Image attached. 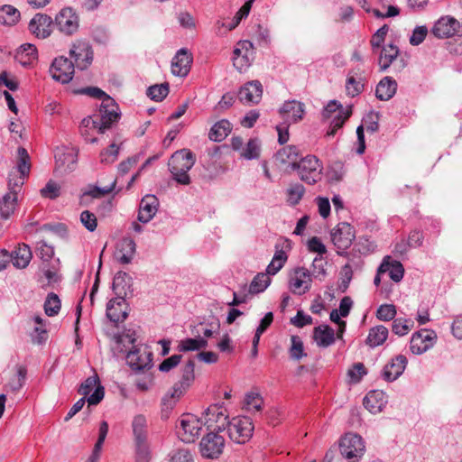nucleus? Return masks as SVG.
Returning a JSON list of instances; mask_svg holds the SVG:
<instances>
[{"instance_id": "f257e3e1", "label": "nucleus", "mask_w": 462, "mask_h": 462, "mask_svg": "<svg viewBox=\"0 0 462 462\" xmlns=\"http://www.w3.org/2000/svg\"><path fill=\"white\" fill-rule=\"evenodd\" d=\"M196 158L189 149H181L175 152L168 162L169 171L175 181L181 185H189L190 178L189 171L195 164Z\"/></svg>"}, {"instance_id": "f03ea898", "label": "nucleus", "mask_w": 462, "mask_h": 462, "mask_svg": "<svg viewBox=\"0 0 462 462\" xmlns=\"http://www.w3.org/2000/svg\"><path fill=\"white\" fill-rule=\"evenodd\" d=\"M119 119V113L106 112L103 115H97L94 117L88 116L84 118L80 124L81 135L92 143L97 142V138H88L90 131H97L100 134L105 133L112 125Z\"/></svg>"}, {"instance_id": "7ed1b4c3", "label": "nucleus", "mask_w": 462, "mask_h": 462, "mask_svg": "<svg viewBox=\"0 0 462 462\" xmlns=\"http://www.w3.org/2000/svg\"><path fill=\"white\" fill-rule=\"evenodd\" d=\"M206 425L203 418L191 413L182 414L177 426L180 439L186 443H193L200 435L202 427Z\"/></svg>"}, {"instance_id": "20e7f679", "label": "nucleus", "mask_w": 462, "mask_h": 462, "mask_svg": "<svg viewBox=\"0 0 462 462\" xmlns=\"http://www.w3.org/2000/svg\"><path fill=\"white\" fill-rule=\"evenodd\" d=\"M226 430L232 441L237 444H245L253 436V421L246 416L235 417L227 422Z\"/></svg>"}, {"instance_id": "39448f33", "label": "nucleus", "mask_w": 462, "mask_h": 462, "mask_svg": "<svg viewBox=\"0 0 462 462\" xmlns=\"http://www.w3.org/2000/svg\"><path fill=\"white\" fill-rule=\"evenodd\" d=\"M351 110L345 109L341 104L336 100L330 101L323 109L322 116L325 119H331L330 125L326 135L333 137L339 130L346 119L350 116Z\"/></svg>"}, {"instance_id": "423d86ee", "label": "nucleus", "mask_w": 462, "mask_h": 462, "mask_svg": "<svg viewBox=\"0 0 462 462\" xmlns=\"http://www.w3.org/2000/svg\"><path fill=\"white\" fill-rule=\"evenodd\" d=\"M294 170H297L301 180L313 184L321 179L322 165L314 155L301 158Z\"/></svg>"}, {"instance_id": "0eeeda50", "label": "nucleus", "mask_w": 462, "mask_h": 462, "mask_svg": "<svg viewBox=\"0 0 462 462\" xmlns=\"http://www.w3.org/2000/svg\"><path fill=\"white\" fill-rule=\"evenodd\" d=\"M79 393L85 398L90 405L98 404L104 398L105 389L101 385L97 374L88 377L79 386Z\"/></svg>"}, {"instance_id": "6e6552de", "label": "nucleus", "mask_w": 462, "mask_h": 462, "mask_svg": "<svg viewBox=\"0 0 462 462\" xmlns=\"http://www.w3.org/2000/svg\"><path fill=\"white\" fill-rule=\"evenodd\" d=\"M254 59V45L249 41H239L233 51V65L239 72H245Z\"/></svg>"}, {"instance_id": "1a4fd4ad", "label": "nucleus", "mask_w": 462, "mask_h": 462, "mask_svg": "<svg viewBox=\"0 0 462 462\" xmlns=\"http://www.w3.org/2000/svg\"><path fill=\"white\" fill-rule=\"evenodd\" d=\"M23 186L22 179H8V189L5 195L0 199V215L2 218L7 219L14 212L17 204V194Z\"/></svg>"}, {"instance_id": "9d476101", "label": "nucleus", "mask_w": 462, "mask_h": 462, "mask_svg": "<svg viewBox=\"0 0 462 462\" xmlns=\"http://www.w3.org/2000/svg\"><path fill=\"white\" fill-rule=\"evenodd\" d=\"M225 439L218 432H209L200 440L199 450L201 456L207 458H217L224 450Z\"/></svg>"}, {"instance_id": "9b49d317", "label": "nucleus", "mask_w": 462, "mask_h": 462, "mask_svg": "<svg viewBox=\"0 0 462 462\" xmlns=\"http://www.w3.org/2000/svg\"><path fill=\"white\" fill-rule=\"evenodd\" d=\"M339 449L341 455L346 459H356L363 456L365 444L362 438L354 433L346 434L340 440Z\"/></svg>"}, {"instance_id": "f8f14e48", "label": "nucleus", "mask_w": 462, "mask_h": 462, "mask_svg": "<svg viewBox=\"0 0 462 462\" xmlns=\"http://www.w3.org/2000/svg\"><path fill=\"white\" fill-rule=\"evenodd\" d=\"M126 362L135 371L150 368L152 365V353L146 346H134L126 355Z\"/></svg>"}, {"instance_id": "ddd939ff", "label": "nucleus", "mask_w": 462, "mask_h": 462, "mask_svg": "<svg viewBox=\"0 0 462 462\" xmlns=\"http://www.w3.org/2000/svg\"><path fill=\"white\" fill-rule=\"evenodd\" d=\"M312 276L304 267L293 269L289 279V288L293 294L302 295L311 288Z\"/></svg>"}, {"instance_id": "4468645a", "label": "nucleus", "mask_w": 462, "mask_h": 462, "mask_svg": "<svg viewBox=\"0 0 462 462\" xmlns=\"http://www.w3.org/2000/svg\"><path fill=\"white\" fill-rule=\"evenodd\" d=\"M74 71V63L64 56L56 58L50 68L52 79L62 84L69 83L72 79Z\"/></svg>"}, {"instance_id": "2eb2a0df", "label": "nucleus", "mask_w": 462, "mask_h": 462, "mask_svg": "<svg viewBox=\"0 0 462 462\" xmlns=\"http://www.w3.org/2000/svg\"><path fill=\"white\" fill-rule=\"evenodd\" d=\"M54 24L60 32L71 35L79 29V16L72 8L66 7L57 14Z\"/></svg>"}, {"instance_id": "dca6fc26", "label": "nucleus", "mask_w": 462, "mask_h": 462, "mask_svg": "<svg viewBox=\"0 0 462 462\" xmlns=\"http://www.w3.org/2000/svg\"><path fill=\"white\" fill-rule=\"evenodd\" d=\"M69 55L75 60V66L79 69H87L93 61V51L90 44L82 40L73 42Z\"/></svg>"}, {"instance_id": "f3484780", "label": "nucleus", "mask_w": 462, "mask_h": 462, "mask_svg": "<svg viewBox=\"0 0 462 462\" xmlns=\"http://www.w3.org/2000/svg\"><path fill=\"white\" fill-rule=\"evenodd\" d=\"M437 335L433 330L422 329L414 333L410 342V348L413 354L420 355L433 346Z\"/></svg>"}, {"instance_id": "a211bd4d", "label": "nucleus", "mask_w": 462, "mask_h": 462, "mask_svg": "<svg viewBox=\"0 0 462 462\" xmlns=\"http://www.w3.org/2000/svg\"><path fill=\"white\" fill-rule=\"evenodd\" d=\"M460 23L451 16H444L439 18L432 28V33L439 38H450L455 34H461Z\"/></svg>"}, {"instance_id": "6ab92c4d", "label": "nucleus", "mask_w": 462, "mask_h": 462, "mask_svg": "<svg viewBox=\"0 0 462 462\" xmlns=\"http://www.w3.org/2000/svg\"><path fill=\"white\" fill-rule=\"evenodd\" d=\"M354 239V228L346 222L339 223L331 233V240L339 250L349 248Z\"/></svg>"}, {"instance_id": "aec40b11", "label": "nucleus", "mask_w": 462, "mask_h": 462, "mask_svg": "<svg viewBox=\"0 0 462 462\" xmlns=\"http://www.w3.org/2000/svg\"><path fill=\"white\" fill-rule=\"evenodd\" d=\"M77 94L87 95L91 97L99 99L102 101L99 115H103L106 112H117V106L115 103V100L109 97L106 93H105L102 89L97 87H88L83 88L76 91Z\"/></svg>"}, {"instance_id": "412c9836", "label": "nucleus", "mask_w": 462, "mask_h": 462, "mask_svg": "<svg viewBox=\"0 0 462 462\" xmlns=\"http://www.w3.org/2000/svg\"><path fill=\"white\" fill-rule=\"evenodd\" d=\"M398 56L399 49L397 46L393 44L383 46L381 50L378 60L380 69L383 71L386 70L393 63V61L396 60L398 63L394 65V68H396V70L398 71L402 70L406 67V62L402 58L398 60Z\"/></svg>"}, {"instance_id": "4be33fe9", "label": "nucleus", "mask_w": 462, "mask_h": 462, "mask_svg": "<svg viewBox=\"0 0 462 462\" xmlns=\"http://www.w3.org/2000/svg\"><path fill=\"white\" fill-rule=\"evenodd\" d=\"M408 360L405 356L393 357L383 368L382 376L387 382H393L404 372Z\"/></svg>"}, {"instance_id": "5701e85b", "label": "nucleus", "mask_w": 462, "mask_h": 462, "mask_svg": "<svg viewBox=\"0 0 462 462\" xmlns=\"http://www.w3.org/2000/svg\"><path fill=\"white\" fill-rule=\"evenodd\" d=\"M304 104L297 100H289L284 102L279 109V113L283 121L289 124H295L303 118L305 109Z\"/></svg>"}, {"instance_id": "b1692460", "label": "nucleus", "mask_w": 462, "mask_h": 462, "mask_svg": "<svg viewBox=\"0 0 462 462\" xmlns=\"http://www.w3.org/2000/svg\"><path fill=\"white\" fill-rule=\"evenodd\" d=\"M263 86L258 80H252L245 84L239 90V100L245 104H257L262 98Z\"/></svg>"}, {"instance_id": "393cba45", "label": "nucleus", "mask_w": 462, "mask_h": 462, "mask_svg": "<svg viewBox=\"0 0 462 462\" xmlns=\"http://www.w3.org/2000/svg\"><path fill=\"white\" fill-rule=\"evenodd\" d=\"M52 20L47 14H37L29 23V31L37 38L45 39L51 35Z\"/></svg>"}, {"instance_id": "a878e982", "label": "nucleus", "mask_w": 462, "mask_h": 462, "mask_svg": "<svg viewBox=\"0 0 462 462\" xmlns=\"http://www.w3.org/2000/svg\"><path fill=\"white\" fill-rule=\"evenodd\" d=\"M192 56L185 49L177 51L171 61V72L178 77H186L189 72Z\"/></svg>"}, {"instance_id": "bb28decb", "label": "nucleus", "mask_w": 462, "mask_h": 462, "mask_svg": "<svg viewBox=\"0 0 462 462\" xmlns=\"http://www.w3.org/2000/svg\"><path fill=\"white\" fill-rule=\"evenodd\" d=\"M159 207V200L154 195H145L139 206L138 220L142 223H148L155 216Z\"/></svg>"}, {"instance_id": "cd10ccee", "label": "nucleus", "mask_w": 462, "mask_h": 462, "mask_svg": "<svg viewBox=\"0 0 462 462\" xmlns=\"http://www.w3.org/2000/svg\"><path fill=\"white\" fill-rule=\"evenodd\" d=\"M126 309L123 296L112 299L106 305V317L115 323L124 321L127 318Z\"/></svg>"}, {"instance_id": "c85d7f7f", "label": "nucleus", "mask_w": 462, "mask_h": 462, "mask_svg": "<svg viewBox=\"0 0 462 462\" xmlns=\"http://www.w3.org/2000/svg\"><path fill=\"white\" fill-rule=\"evenodd\" d=\"M363 73L364 72L360 69H351L348 72L346 81V91L347 96L354 97L358 96L364 90L366 80Z\"/></svg>"}, {"instance_id": "c756f323", "label": "nucleus", "mask_w": 462, "mask_h": 462, "mask_svg": "<svg viewBox=\"0 0 462 462\" xmlns=\"http://www.w3.org/2000/svg\"><path fill=\"white\" fill-rule=\"evenodd\" d=\"M226 418V410L222 406L213 404L205 411L203 420L208 428H213L216 423L214 430H221V426H224Z\"/></svg>"}, {"instance_id": "7c9ffc66", "label": "nucleus", "mask_w": 462, "mask_h": 462, "mask_svg": "<svg viewBox=\"0 0 462 462\" xmlns=\"http://www.w3.org/2000/svg\"><path fill=\"white\" fill-rule=\"evenodd\" d=\"M17 156L18 158L15 171H12L9 174V179H22L23 183L24 178L29 175L31 169L30 156L26 149L23 147L18 148Z\"/></svg>"}, {"instance_id": "2f4dec72", "label": "nucleus", "mask_w": 462, "mask_h": 462, "mask_svg": "<svg viewBox=\"0 0 462 462\" xmlns=\"http://www.w3.org/2000/svg\"><path fill=\"white\" fill-rule=\"evenodd\" d=\"M386 403V395L382 391H371L364 398V406L374 414L382 411Z\"/></svg>"}, {"instance_id": "473e14b6", "label": "nucleus", "mask_w": 462, "mask_h": 462, "mask_svg": "<svg viewBox=\"0 0 462 462\" xmlns=\"http://www.w3.org/2000/svg\"><path fill=\"white\" fill-rule=\"evenodd\" d=\"M390 256L383 258V263L379 266V274L388 273L390 278L399 282L404 274V268L402 264L398 261H391Z\"/></svg>"}, {"instance_id": "72a5a7b5", "label": "nucleus", "mask_w": 462, "mask_h": 462, "mask_svg": "<svg viewBox=\"0 0 462 462\" xmlns=\"http://www.w3.org/2000/svg\"><path fill=\"white\" fill-rule=\"evenodd\" d=\"M32 257V254L31 248L26 244L19 245L18 247L10 254V260H12L14 266L18 269L27 267Z\"/></svg>"}, {"instance_id": "f704fd0d", "label": "nucleus", "mask_w": 462, "mask_h": 462, "mask_svg": "<svg viewBox=\"0 0 462 462\" xmlns=\"http://www.w3.org/2000/svg\"><path fill=\"white\" fill-rule=\"evenodd\" d=\"M397 89V82L391 77H384L376 86L375 96L378 99L387 101L391 99Z\"/></svg>"}, {"instance_id": "c9c22d12", "label": "nucleus", "mask_w": 462, "mask_h": 462, "mask_svg": "<svg viewBox=\"0 0 462 462\" xmlns=\"http://www.w3.org/2000/svg\"><path fill=\"white\" fill-rule=\"evenodd\" d=\"M313 338L317 345L321 347H328L335 342V332L328 325H320L314 328Z\"/></svg>"}, {"instance_id": "e433bc0d", "label": "nucleus", "mask_w": 462, "mask_h": 462, "mask_svg": "<svg viewBox=\"0 0 462 462\" xmlns=\"http://www.w3.org/2000/svg\"><path fill=\"white\" fill-rule=\"evenodd\" d=\"M299 150L296 146L288 145L280 149L275 155V159L281 164H289L294 170L298 164Z\"/></svg>"}, {"instance_id": "4c0bfd02", "label": "nucleus", "mask_w": 462, "mask_h": 462, "mask_svg": "<svg viewBox=\"0 0 462 462\" xmlns=\"http://www.w3.org/2000/svg\"><path fill=\"white\" fill-rule=\"evenodd\" d=\"M135 252V243L134 240L126 238L119 245L116 253V258L120 263L127 264L131 263Z\"/></svg>"}, {"instance_id": "58836bf2", "label": "nucleus", "mask_w": 462, "mask_h": 462, "mask_svg": "<svg viewBox=\"0 0 462 462\" xmlns=\"http://www.w3.org/2000/svg\"><path fill=\"white\" fill-rule=\"evenodd\" d=\"M231 130V124L227 120L223 119L217 122L211 127L208 137L211 141L221 142L230 134Z\"/></svg>"}, {"instance_id": "ea45409f", "label": "nucleus", "mask_w": 462, "mask_h": 462, "mask_svg": "<svg viewBox=\"0 0 462 462\" xmlns=\"http://www.w3.org/2000/svg\"><path fill=\"white\" fill-rule=\"evenodd\" d=\"M388 334H389V331H388L387 328H385L384 326H383V325L375 326L369 330V333H368V336L366 338V343L371 347L378 346L383 344V342L387 339Z\"/></svg>"}, {"instance_id": "a19ab883", "label": "nucleus", "mask_w": 462, "mask_h": 462, "mask_svg": "<svg viewBox=\"0 0 462 462\" xmlns=\"http://www.w3.org/2000/svg\"><path fill=\"white\" fill-rule=\"evenodd\" d=\"M15 59L23 66L31 64L37 59V50L32 44H23L17 51Z\"/></svg>"}, {"instance_id": "79ce46f5", "label": "nucleus", "mask_w": 462, "mask_h": 462, "mask_svg": "<svg viewBox=\"0 0 462 462\" xmlns=\"http://www.w3.org/2000/svg\"><path fill=\"white\" fill-rule=\"evenodd\" d=\"M20 20V12L14 6L5 5L0 7V23L5 25L12 26Z\"/></svg>"}, {"instance_id": "37998d69", "label": "nucleus", "mask_w": 462, "mask_h": 462, "mask_svg": "<svg viewBox=\"0 0 462 462\" xmlns=\"http://www.w3.org/2000/svg\"><path fill=\"white\" fill-rule=\"evenodd\" d=\"M56 163L59 168L65 171H72L77 162V154L73 151H58L55 153Z\"/></svg>"}, {"instance_id": "c03bdc74", "label": "nucleus", "mask_w": 462, "mask_h": 462, "mask_svg": "<svg viewBox=\"0 0 462 462\" xmlns=\"http://www.w3.org/2000/svg\"><path fill=\"white\" fill-rule=\"evenodd\" d=\"M287 259L288 256L286 252L283 249H279L278 246H276L274 255L266 268V274L269 277L270 275L276 274L283 267Z\"/></svg>"}, {"instance_id": "a18cd8bd", "label": "nucleus", "mask_w": 462, "mask_h": 462, "mask_svg": "<svg viewBox=\"0 0 462 462\" xmlns=\"http://www.w3.org/2000/svg\"><path fill=\"white\" fill-rule=\"evenodd\" d=\"M195 363L189 359L181 369V378L177 382L182 389H189L195 380Z\"/></svg>"}, {"instance_id": "49530a36", "label": "nucleus", "mask_w": 462, "mask_h": 462, "mask_svg": "<svg viewBox=\"0 0 462 462\" xmlns=\"http://www.w3.org/2000/svg\"><path fill=\"white\" fill-rule=\"evenodd\" d=\"M147 420L146 418L142 415L138 414L134 417L133 422H132V428L134 436V440H147Z\"/></svg>"}, {"instance_id": "de8ad7c7", "label": "nucleus", "mask_w": 462, "mask_h": 462, "mask_svg": "<svg viewBox=\"0 0 462 462\" xmlns=\"http://www.w3.org/2000/svg\"><path fill=\"white\" fill-rule=\"evenodd\" d=\"M208 346V340L203 337L186 338L180 342L178 350L180 352L195 351Z\"/></svg>"}, {"instance_id": "09e8293b", "label": "nucleus", "mask_w": 462, "mask_h": 462, "mask_svg": "<svg viewBox=\"0 0 462 462\" xmlns=\"http://www.w3.org/2000/svg\"><path fill=\"white\" fill-rule=\"evenodd\" d=\"M305 193V189L303 185L300 183H293L291 184L286 191V201L291 206L297 205L300 199H302L303 195Z\"/></svg>"}, {"instance_id": "8fccbe9b", "label": "nucleus", "mask_w": 462, "mask_h": 462, "mask_svg": "<svg viewBox=\"0 0 462 462\" xmlns=\"http://www.w3.org/2000/svg\"><path fill=\"white\" fill-rule=\"evenodd\" d=\"M271 283V278L263 273H258L252 281L249 291L251 293L263 292Z\"/></svg>"}, {"instance_id": "3c124183", "label": "nucleus", "mask_w": 462, "mask_h": 462, "mask_svg": "<svg viewBox=\"0 0 462 462\" xmlns=\"http://www.w3.org/2000/svg\"><path fill=\"white\" fill-rule=\"evenodd\" d=\"M60 300L57 294L51 292L48 294L44 302V311L46 315L52 317L59 313L60 310Z\"/></svg>"}, {"instance_id": "603ef678", "label": "nucleus", "mask_w": 462, "mask_h": 462, "mask_svg": "<svg viewBox=\"0 0 462 462\" xmlns=\"http://www.w3.org/2000/svg\"><path fill=\"white\" fill-rule=\"evenodd\" d=\"M169 94V84L163 83L160 85L151 86L147 88V96L154 101L163 100Z\"/></svg>"}, {"instance_id": "864d4df0", "label": "nucleus", "mask_w": 462, "mask_h": 462, "mask_svg": "<svg viewBox=\"0 0 462 462\" xmlns=\"http://www.w3.org/2000/svg\"><path fill=\"white\" fill-rule=\"evenodd\" d=\"M120 146L116 143H111L106 149L100 152V162L104 164L114 163L118 157Z\"/></svg>"}, {"instance_id": "5fc2aeb1", "label": "nucleus", "mask_w": 462, "mask_h": 462, "mask_svg": "<svg viewBox=\"0 0 462 462\" xmlns=\"http://www.w3.org/2000/svg\"><path fill=\"white\" fill-rule=\"evenodd\" d=\"M260 155V143L257 139H250L241 152V157L246 160L258 158Z\"/></svg>"}, {"instance_id": "6e6d98bb", "label": "nucleus", "mask_w": 462, "mask_h": 462, "mask_svg": "<svg viewBox=\"0 0 462 462\" xmlns=\"http://www.w3.org/2000/svg\"><path fill=\"white\" fill-rule=\"evenodd\" d=\"M413 327V321L407 319L398 318L393 322L392 329L393 332L398 336H404L408 334L411 328Z\"/></svg>"}, {"instance_id": "4d7b16f0", "label": "nucleus", "mask_w": 462, "mask_h": 462, "mask_svg": "<svg viewBox=\"0 0 462 462\" xmlns=\"http://www.w3.org/2000/svg\"><path fill=\"white\" fill-rule=\"evenodd\" d=\"M169 462H194V457L188 448H178L170 453Z\"/></svg>"}, {"instance_id": "13d9d810", "label": "nucleus", "mask_w": 462, "mask_h": 462, "mask_svg": "<svg viewBox=\"0 0 462 462\" xmlns=\"http://www.w3.org/2000/svg\"><path fill=\"white\" fill-rule=\"evenodd\" d=\"M396 312L394 305L383 304L377 309L376 318L383 321H390L394 319Z\"/></svg>"}, {"instance_id": "bf43d9fd", "label": "nucleus", "mask_w": 462, "mask_h": 462, "mask_svg": "<svg viewBox=\"0 0 462 462\" xmlns=\"http://www.w3.org/2000/svg\"><path fill=\"white\" fill-rule=\"evenodd\" d=\"M325 263L326 262L322 256H316L311 265V276L315 279H319V281L323 280L327 274L326 269L324 267Z\"/></svg>"}, {"instance_id": "052dcab7", "label": "nucleus", "mask_w": 462, "mask_h": 462, "mask_svg": "<svg viewBox=\"0 0 462 462\" xmlns=\"http://www.w3.org/2000/svg\"><path fill=\"white\" fill-rule=\"evenodd\" d=\"M136 462H149L151 458L150 448L147 440L135 441Z\"/></svg>"}, {"instance_id": "680f3d73", "label": "nucleus", "mask_w": 462, "mask_h": 462, "mask_svg": "<svg viewBox=\"0 0 462 462\" xmlns=\"http://www.w3.org/2000/svg\"><path fill=\"white\" fill-rule=\"evenodd\" d=\"M40 192L43 198L55 199L60 195V186L53 180H50Z\"/></svg>"}, {"instance_id": "e2e57ef3", "label": "nucleus", "mask_w": 462, "mask_h": 462, "mask_svg": "<svg viewBox=\"0 0 462 462\" xmlns=\"http://www.w3.org/2000/svg\"><path fill=\"white\" fill-rule=\"evenodd\" d=\"M291 346L290 348V355L292 359L299 360L304 354L303 343L298 336H291Z\"/></svg>"}, {"instance_id": "0e129e2a", "label": "nucleus", "mask_w": 462, "mask_h": 462, "mask_svg": "<svg viewBox=\"0 0 462 462\" xmlns=\"http://www.w3.org/2000/svg\"><path fill=\"white\" fill-rule=\"evenodd\" d=\"M80 221L82 225L89 231L93 232L96 230L97 226V220L94 213L84 210L80 214Z\"/></svg>"}, {"instance_id": "69168bd1", "label": "nucleus", "mask_w": 462, "mask_h": 462, "mask_svg": "<svg viewBox=\"0 0 462 462\" xmlns=\"http://www.w3.org/2000/svg\"><path fill=\"white\" fill-rule=\"evenodd\" d=\"M389 31L388 25L384 24L381 28H379L375 33L372 36L371 39V46L374 51L375 49L381 48L382 44L384 42L385 36Z\"/></svg>"}, {"instance_id": "338daca9", "label": "nucleus", "mask_w": 462, "mask_h": 462, "mask_svg": "<svg viewBox=\"0 0 462 462\" xmlns=\"http://www.w3.org/2000/svg\"><path fill=\"white\" fill-rule=\"evenodd\" d=\"M36 251L37 254L42 261H49L54 255L53 247L48 245L45 241H41L38 243Z\"/></svg>"}, {"instance_id": "774afa93", "label": "nucleus", "mask_w": 462, "mask_h": 462, "mask_svg": "<svg viewBox=\"0 0 462 462\" xmlns=\"http://www.w3.org/2000/svg\"><path fill=\"white\" fill-rule=\"evenodd\" d=\"M263 401L258 393H250L245 396V405L248 411H259L262 409Z\"/></svg>"}]
</instances>
